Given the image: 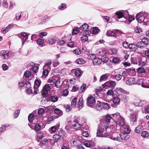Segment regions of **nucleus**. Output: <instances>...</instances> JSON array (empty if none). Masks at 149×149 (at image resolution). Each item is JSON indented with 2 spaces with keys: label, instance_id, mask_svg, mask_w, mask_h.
Wrapping results in <instances>:
<instances>
[{
  "label": "nucleus",
  "instance_id": "obj_36",
  "mask_svg": "<svg viewBox=\"0 0 149 149\" xmlns=\"http://www.w3.org/2000/svg\"><path fill=\"white\" fill-rule=\"evenodd\" d=\"M137 70L139 72L141 73H144L146 72L145 69L142 67H139Z\"/></svg>",
  "mask_w": 149,
  "mask_h": 149
},
{
  "label": "nucleus",
  "instance_id": "obj_4",
  "mask_svg": "<svg viewBox=\"0 0 149 149\" xmlns=\"http://www.w3.org/2000/svg\"><path fill=\"white\" fill-rule=\"evenodd\" d=\"M95 103V98L92 96H89L87 99V104L90 107H93Z\"/></svg>",
  "mask_w": 149,
  "mask_h": 149
},
{
  "label": "nucleus",
  "instance_id": "obj_43",
  "mask_svg": "<svg viewBox=\"0 0 149 149\" xmlns=\"http://www.w3.org/2000/svg\"><path fill=\"white\" fill-rule=\"evenodd\" d=\"M86 88V84H83L80 88V92H82Z\"/></svg>",
  "mask_w": 149,
  "mask_h": 149
},
{
  "label": "nucleus",
  "instance_id": "obj_13",
  "mask_svg": "<svg viewBox=\"0 0 149 149\" xmlns=\"http://www.w3.org/2000/svg\"><path fill=\"white\" fill-rule=\"evenodd\" d=\"M93 65H100L102 63L101 59L99 58H95L93 61Z\"/></svg>",
  "mask_w": 149,
  "mask_h": 149
},
{
  "label": "nucleus",
  "instance_id": "obj_35",
  "mask_svg": "<svg viewBox=\"0 0 149 149\" xmlns=\"http://www.w3.org/2000/svg\"><path fill=\"white\" fill-rule=\"evenodd\" d=\"M96 57V56L95 54H90L88 56V58L89 60H92L93 61V60L95 59Z\"/></svg>",
  "mask_w": 149,
  "mask_h": 149
},
{
  "label": "nucleus",
  "instance_id": "obj_18",
  "mask_svg": "<svg viewBox=\"0 0 149 149\" xmlns=\"http://www.w3.org/2000/svg\"><path fill=\"white\" fill-rule=\"evenodd\" d=\"M131 63L133 64H137L139 62L138 57L135 56H132L131 58Z\"/></svg>",
  "mask_w": 149,
  "mask_h": 149
},
{
  "label": "nucleus",
  "instance_id": "obj_52",
  "mask_svg": "<svg viewBox=\"0 0 149 149\" xmlns=\"http://www.w3.org/2000/svg\"><path fill=\"white\" fill-rule=\"evenodd\" d=\"M53 109H54L53 106H49L46 107L45 109L46 112H47L50 111Z\"/></svg>",
  "mask_w": 149,
  "mask_h": 149
},
{
  "label": "nucleus",
  "instance_id": "obj_7",
  "mask_svg": "<svg viewBox=\"0 0 149 149\" xmlns=\"http://www.w3.org/2000/svg\"><path fill=\"white\" fill-rule=\"evenodd\" d=\"M120 137L118 140V141L121 142L123 140H127L129 139L130 137L129 135L125 133L121 132L119 134Z\"/></svg>",
  "mask_w": 149,
  "mask_h": 149
},
{
  "label": "nucleus",
  "instance_id": "obj_60",
  "mask_svg": "<svg viewBox=\"0 0 149 149\" xmlns=\"http://www.w3.org/2000/svg\"><path fill=\"white\" fill-rule=\"evenodd\" d=\"M43 134L41 132H40L38 133L37 134V140L38 141V138L42 139L43 138Z\"/></svg>",
  "mask_w": 149,
  "mask_h": 149
},
{
  "label": "nucleus",
  "instance_id": "obj_46",
  "mask_svg": "<svg viewBox=\"0 0 149 149\" xmlns=\"http://www.w3.org/2000/svg\"><path fill=\"white\" fill-rule=\"evenodd\" d=\"M142 42L144 43L145 45H149V39L147 38H144L142 39Z\"/></svg>",
  "mask_w": 149,
  "mask_h": 149
},
{
  "label": "nucleus",
  "instance_id": "obj_54",
  "mask_svg": "<svg viewBox=\"0 0 149 149\" xmlns=\"http://www.w3.org/2000/svg\"><path fill=\"white\" fill-rule=\"evenodd\" d=\"M99 29L97 27H94L93 29V33L94 34H96L99 32Z\"/></svg>",
  "mask_w": 149,
  "mask_h": 149
},
{
  "label": "nucleus",
  "instance_id": "obj_24",
  "mask_svg": "<svg viewBox=\"0 0 149 149\" xmlns=\"http://www.w3.org/2000/svg\"><path fill=\"white\" fill-rule=\"evenodd\" d=\"M10 125L8 124L2 125L1 127H0V133L3 132L5 130L6 128L8 127Z\"/></svg>",
  "mask_w": 149,
  "mask_h": 149
},
{
  "label": "nucleus",
  "instance_id": "obj_34",
  "mask_svg": "<svg viewBox=\"0 0 149 149\" xmlns=\"http://www.w3.org/2000/svg\"><path fill=\"white\" fill-rule=\"evenodd\" d=\"M101 105V103L100 102H98L96 105V109L98 110H101L102 107Z\"/></svg>",
  "mask_w": 149,
  "mask_h": 149
},
{
  "label": "nucleus",
  "instance_id": "obj_40",
  "mask_svg": "<svg viewBox=\"0 0 149 149\" xmlns=\"http://www.w3.org/2000/svg\"><path fill=\"white\" fill-rule=\"evenodd\" d=\"M134 30L136 33H140L142 31V29L138 26H137L136 27L134 28Z\"/></svg>",
  "mask_w": 149,
  "mask_h": 149
},
{
  "label": "nucleus",
  "instance_id": "obj_42",
  "mask_svg": "<svg viewBox=\"0 0 149 149\" xmlns=\"http://www.w3.org/2000/svg\"><path fill=\"white\" fill-rule=\"evenodd\" d=\"M65 134V131L63 130H60L58 132V135L61 137L64 136Z\"/></svg>",
  "mask_w": 149,
  "mask_h": 149
},
{
  "label": "nucleus",
  "instance_id": "obj_63",
  "mask_svg": "<svg viewBox=\"0 0 149 149\" xmlns=\"http://www.w3.org/2000/svg\"><path fill=\"white\" fill-rule=\"evenodd\" d=\"M20 110L19 109L17 110L15 112L14 114V117L15 118H16L19 116Z\"/></svg>",
  "mask_w": 149,
  "mask_h": 149
},
{
  "label": "nucleus",
  "instance_id": "obj_64",
  "mask_svg": "<svg viewBox=\"0 0 149 149\" xmlns=\"http://www.w3.org/2000/svg\"><path fill=\"white\" fill-rule=\"evenodd\" d=\"M79 30L78 28H75L73 29L72 32V34H76L79 32Z\"/></svg>",
  "mask_w": 149,
  "mask_h": 149
},
{
  "label": "nucleus",
  "instance_id": "obj_21",
  "mask_svg": "<svg viewBox=\"0 0 149 149\" xmlns=\"http://www.w3.org/2000/svg\"><path fill=\"white\" fill-rule=\"evenodd\" d=\"M109 74H106L102 75L100 78V81L101 82L102 81H106L107 79L109 77Z\"/></svg>",
  "mask_w": 149,
  "mask_h": 149
},
{
  "label": "nucleus",
  "instance_id": "obj_8",
  "mask_svg": "<svg viewBox=\"0 0 149 149\" xmlns=\"http://www.w3.org/2000/svg\"><path fill=\"white\" fill-rule=\"evenodd\" d=\"M46 101L47 102L52 101L53 102H55L58 100V97L56 96H51V95H48L46 97Z\"/></svg>",
  "mask_w": 149,
  "mask_h": 149
},
{
  "label": "nucleus",
  "instance_id": "obj_30",
  "mask_svg": "<svg viewBox=\"0 0 149 149\" xmlns=\"http://www.w3.org/2000/svg\"><path fill=\"white\" fill-rule=\"evenodd\" d=\"M143 127L141 125H139L136 128L135 132L137 133H139L143 130Z\"/></svg>",
  "mask_w": 149,
  "mask_h": 149
},
{
  "label": "nucleus",
  "instance_id": "obj_39",
  "mask_svg": "<svg viewBox=\"0 0 149 149\" xmlns=\"http://www.w3.org/2000/svg\"><path fill=\"white\" fill-rule=\"evenodd\" d=\"M81 40L83 42L86 41L88 40V37L86 35L83 36L81 38Z\"/></svg>",
  "mask_w": 149,
  "mask_h": 149
},
{
  "label": "nucleus",
  "instance_id": "obj_25",
  "mask_svg": "<svg viewBox=\"0 0 149 149\" xmlns=\"http://www.w3.org/2000/svg\"><path fill=\"white\" fill-rule=\"evenodd\" d=\"M53 139L55 142H58L60 141L61 137L58 134H55L53 136Z\"/></svg>",
  "mask_w": 149,
  "mask_h": 149
},
{
  "label": "nucleus",
  "instance_id": "obj_20",
  "mask_svg": "<svg viewBox=\"0 0 149 149\" xmlns=\"http://www.w3.org/2000/svg\"><path fill=\"white\" fill-rule=\"evenodd\" d=\"M106 35L108 36H113L114 37H117L116 34L113 31L110 30L107 31Z\"/></svg>",
  "mask_w": 149,
  "mask_h": 149
},
{
  "label": "nucleus",
  "instance_id": "obj_55",
  "mask_svg": "<svg viewBox=\"0 0 149 149\" xmlns=\"http://www.w3.org/2000/svg\"><path fill=\"white\" fill-rule=\"evenodd\" d=\"M66 8V5L65 3L61 4L58 7V8L61 10L64 9Z\"/></svg>",
  "mask_w": 149,
  "mask_h": 149
},
{
  "label": "nucleus",
  "instance_id": "obj_41",
  "mask_svg": "<svg viewBox=\"0 0 149 149\" xmlns=\"http://www.w3.org/2000/svg\"><path fill=\"white\" fill-rule=\"evenodd\" d=\"M20 35L26 38L24 41V42H23V43H24L25 41L28 39V36L26 33L24 32L21 33H20Z\"/></svg>",
  "mask_w": 149,
  "mask_h": 149
},
{
  "label": "nucleus",
  "instance_id": "obj_61",
  "mask_svg": "<svg viewBox=\"0 0 149 149\" xmlns=\"http://www.w3.org/2000/svg\"><path fill=\"white\" fill-rule=\"evenodd\" d=\"M31 75V73L29 71H26L24 74V75L25 77H26L27 78L29 77H30Z\"/></svg>",
  "mask_w": 149,
  "mask_h": 149
},
{
  "label": "nucleus",
  "instance_id": "obj_48",
  "mask_svg": "<svg viewBox=\"0 0 149 149\" xmlns=\"http://www.w3.org/2000/svg\"><path fill=\"white\" fill-rule=\"evenodd\" d=\"M47 140L44 139L40 143V145L42 146L43 145H47Z\"/></svg>",
  "mask_w": 149,
  "mask_h": 149
},
{
  "label": "nucleus",
  "instance_id": "obj_38",
  "mask_svg": "<svg viewBox=\"0 0 149 149\" xmlns=\"http://www.w3.org/2000/svg\"><path fill=\"white\" fill-rule=\"evenodd\" d=\"M59 126V125H57L56 126H54L51 127L52 131L53 133H55L56 131L57 127H58Z\"/></svg>",
  "mask_w": 149,
  "mask_h": 149
},
{
  "label": "nucleus",
  "instance_id": "obj_50",
  "mask_svg": "<svg viewBox=\"0 0 149 149\" xmlns=\"http://www.w3.org/2000/svg\"><path fill=\"white\" fill-rule=\"evenodd\" d=\"M73 53L76 55H79L81 54V50L79 49H77L73 51Z\"/></svg>",
  "mask_w": 149,
  "mask_h": 149
},
{
  "label": "nucleus",
  "instance_id": "obj_31",
  "mask_svg": "<svg viewBox=\"0 0 149 149\" xmlns=\"http://www.w3.org/2000/svg\"><path fill=\"white\" fill-rule=\"evenodd\" d=\"M102 106L103 109H108L110 108L109 104L107 102L102 103Z\"/></svg>",
  "mask_w": 149,
  "mask_h": 149
},
{
  "label": "nucleus",
  "instance_id": "obj_10",
  "mask_svg": "<svg viewBox=\"0 0 149 149\" xmlns=\"http://www.w3.org/2000/svg\"><path fill=\"white\" fill-rule=\"evenodd\" d=\"M88 25L87 24H85L82 25L80 27V29L81 30L84 31L86 35H89V32H88L87 29H88Z\"/></svg>",
  "mask_w": 149,
  "mask_h": 149
},
{
  "label": "nucleus",
  "instance_id": "obj_28",
  "mask_svg": "<svg viewBox=\"0 0 149 149\" xmlns=\"http://www.w3.org/2000/svg\"><path fill=\"white\" fill-rule=\"evenodd\" d=\"M85 62V60L82 58H78L76 60V63L79 64H84Z\"/></svg>",
  "mask_w": 149,
  "mask_h": 149
},
{
  "label": "nucleus",
  "instance_id": "obj_14",
  "mask_svg": "<svg viewBox=\"0 0 149 149\" xmlns=\"http://www.w3.org/2000/svg\"><path fill=\"white\" fill-rule=\"evenodd\" d=\"M129 48L131 51L135 52L137 49V47L136 45L134 43H131L129 44Z\"/></svg>",
  "mask_w": 149,
  "mask_h": 149
},
{
  "label": "nucleus",
  "instance_id": "obj_57",
  "mask_svg": "<svg viewBox=\"0 0 149 149\" xmlns=\"http://www.w3.org/2000/svg\"><path fill=\"white\" fill-rule=\"evenodd\" d=\"M110 18L108 17L107 16H104L103 17V19L104 21L106 22H111V20H110Z\"/></svg>",
  "mask_w": 149,
  "mask_h": 149
},
{
  "label": "nucleus",
  "instance_id": "obj_11",
  "mask_svg": "<svg viewBox=\"0 0 149 149\" xmlns=\"http://www.w3.org/2000/svg\"><path fill=\"white\" fill-rule=\"evenodd\" d=\"M13 26V24H10L6 28H3L1 30V32L3 33H6L8 32Z\"/></svg>",
  "mask_w": 149,
  "mask_h": 149
},
{
  "label": "nucleus",
  "instance_id": "obj_47",
  "mask_svg": "<svg viewBox=\"0 0 149 149\" xmlns=\"http://www.w3.org/2000/svg\"><path fill=\"white\" fill-rule=\"evenodd\" d=\"M75 75L78 77H80L81 76V73L80 70H76L75 72Z\"/></svg>",
  "mask_w": 149,
  "mask_h": 149
},
{
  "label": "nucleus",
  "instance_id": "obj_49",
  "mask_svg": "<svg viewBox=\"0 0 149 149\" xmlns=\"http://www.w3.org/2000/svg\"><path fill=\"white\" fill-rule=\"evenodd\" d=\"M36 42L38 44L41 45L44 43V40L41 38H39L37 39Z\"/></svg>",
  "mask_w": 149,
  "mask_h": 149
},
{
  "label": "nucleus",
  "instance_id": "obj_29",
  "mask_svg": "<svg viewBox=\"0 0 149 149\" xmlns=\"http://www.w3.org/2000/svg\"><path fill=\"white\" fill-rule=\"evenodd\" d=\"M117 135L118 134H117L114 133L110 138L111 139L113 140H116L118 141V139H119V137L117 136Z\"/></svg>",
  "mask_w": 149,
  "mask_h": 149
},
{
  "label": "nucleus",
  "instance_id": "obj_59",
  "mask_svg": "<svg viewBox=\"0 0 149 149\" xmlns=\"http://www.w3.org/2000/svg\"><path fill=\"white\" fill-rule=\"evenodd\" d=\"M35 128L36 130H39L41 129V126L39 124L36 123L35 125Z\"/></svg>",
  "mask_w": 149,
  "mask_h": 149
},
{
  "label": "nucleus",
  "instance_id": "obj_1",
  "mask_svg": "<svg viewBox=\"0 0 149 149\" xmlns=\"http://www.w3.org/2000/svg\"><path fill=\"white\" fill-rule=\"evenodd\" d=\"M114 120L116 122L117 124L123 127L125 125L124 119L118 113H116L112 115Z\"/></svg>",
  "mask_w": 149,
  "mask_h": 149
},
{
  "label": "nucleus",
  "instance_id": "obj_53",
  "mask_svg": "<svg viewBox=\"0 0 149 149\" xmlns=\"http://www.w3.org/2000/svg\"><path fill=\"white\" fill-rule=\"evenodd\" d=\"M46 112L45 109L43 108H40L38 109V113L39 114H42Z\"/></svg>",
  "mask_w": 149,
  "mask_h": 149
},
{
  "label": "nucleus",
  "instance_id": "obj_27",
  "mask_svg": "<svg viewBox=\"0 0 149 149\" xmlns=\"http://www.w3.org/2000/svg\"><path fill=\"white\" fill-rule=\"evenodd\" d=\"M136 45L137 47V48L138 47L140 48H142L144 47L145 45L144 43L142 42V40L141 42H139L137 43L136 44Z\"/></svg>",
  "mask_w": 149,
  "mask_h": 149
},
{
  "label": "nucleus",
  "instance_id": "obj_44",
  "mask_svg": "<svg viewBox=\"0 0 149 149\" xmlns=\"http://www.w3.org/2000/svg\"><path fill=\"white\" fill-rule=\"evenodd\" d=\"M101 60L102 62L106 63L108 61V58L106 56H104L102 57Z\"/></svg>",
  "mask_w": 149,
  "mask_h": 149
},
{
  "label": "nucleus",
  "instance_id": "obj_32",
  "mask_svg": "<svg viewBox=\"0 0 149 149\" xmlns=\"http://www.w3.org/2000/svg\"><path fill=\"white\" fill-rule=\"evenodd\" d=\"M77 103V98L75 97L73 98L72 100L71 103V106L72 107H74L76 105Z\"/></svg>",
  "mask_w": 149,
  "mask_h": 149
},
{
  "label": "nucleus",
  "instance_id": "obj_22",
  "mask_svg": "<svg viewBox=\"0 0 149 149\" xmlns=\"http://www.w3.org/2000/svg\"><path fill=\"white\" fill-rule=\"evenodd\" d=\"M72 127L74 129L79 130L82 128V125L78 123H76L73 125Z\"/></svg>",
  "mask_w": 149,
  "mask_h": 149
},
{
  "label": "nucleus",
  "instance_id": "obj_58",
  "mask_svg": "<svg viewBox=\"0 0 149 149\" xmlns=\"http://www.w3.org/2000/svg\"><path fill=\"white\" fill-rule=\"evenodd\" d=\"M28 118L30 122H32L34 119V115L32 114H31L29 116Z\"/></svg>",
  "mask_w": 149,
  "mask_h": 149
},
{
  "label": "nucleus",
  "instance_id": "obj_56",
  "mask_svg": "<svg viewBox=\"0 0 149 149\" xmlns=\"http://www.w3.org/2000/svg\"><path fill=\"white\" fill-rule=\"evenodd\" d=\"M111 117L109 115L106 116V122L107 123H110Z\"/></svg>",
  "mask_w": 149,
  "mask_h": 149
},
{
  "label": "nucleus",
  "instance_id": "obj_23",
  "mask_svg": "<svg viewBox=\"0 0 149 149\" xmlns=\"http://www.w3.org/2000/svg\"><path fill=\"white\" fill-rule=\"evenodd\" d=\"M83 104V101L82 97L80 98L78 103V107L79 109H81L82 107Z\"/></svg>",
  "mask_w": 149,
  "mask_h": 149
},
{
  "label": "nucleus",
  "instance_id": "obj_6",
  "mask_svg": "<svg viewBox=\"0 0 149 149\" xmlns=\"http://www.w3.org/2000/svg\"><path fill=\"white\" fill-rule=\"evenodd\" d=\"M0 56L3 57V59L7 60L10 56L9 52L6 50H2L0 52Z\"/></svg>",
  "mask_w": 149,
  "mask_h": 149
},
{
  "label": "nucleus",
  "instance_id": "obj_51",
  "mask_svg": "<svg viewBox=\"0 0 149 149\" xmlns=\"http://www.w3.org/2000/svg\"><path fill=\"white\" fill-rule=\"evenodd\" d=\"M116 15L118 16V18H120L123 16V14L122 13L120 12H116Z\"/></svg>",
  "mask_w": 149,
  "mask_h": 149
},
{
  "label": "nucleus",
  "instance_id": "obj_12",
  "mask_svg": "<svg viewBox=\"0 0 149 149\" xmlns=\"http://www.w3.org/2000/svg\"><path fill=\"white\" fill-rule=\"evenodd\" d=\"M116 83L113 81H111L106 82L105 84V87L106 88H108L109 86L111 87H114L116 85Z\"/></svg>",
  "mask_w": 149,
  "mask_h": 149
},
{
  "label": "nucleus",
  "instance_id": "obj_2",
  "mask_svg": "<svg viewBox=\"0 0 149 149\" xmlns=\"http://www.w3.org/2000/svg\"><path fill=\"white\" fill-rule=\"evenodd\" d=\"M104 128L99 127L97 130V136L100 137H105L103 133L104 132L106 131L107 133H109L110 131V129L107 126H104Z\"/></svg>",
  "mask_w": 149,
  "mask_h": 149
},
{
  "label": "nucleus",
  "instance_id": "obj_37",
  "mask_svg": "<svg viewBox=\"0 0 149 149\" xmlns=\"http://www.w3.org/2000/svg\"><path fill=\"white\" fill-rule=\"evenodd\" d=\"M120 100L119 98L117 97H115L113 98V102L115 104H118L119 103Z\"/></svg>",
  "mask_w": 149,
  "mask_h": 149
},
{
  "label": "nucleus",
  "instance_id": "obj_62",
  "mask_svg": "<svg viewBox=\"0 0 149 149\" xmlns=\"http://www.w3.org/2000/svg\"><path fill=\"white\" fill-rule=\"evenodd\" d=\"M38 67L37 66H34L32 68L33 71L34 73H36L38 71Z\"/></svg>",
  "mask_w": 149,
  "mask_h": 149
},
{
  "label": "nucleus",
  "instance_id": "obj_19",
  "mask_svg": "<svg viewBox=\"0 0 149 149\" xmlns=\"http://www.w3.org/2000/svg\"><path fill=\"white\" fill-rule=\"evenodd\" d=\"M59 76L57 75L53 77L52 79L50 80V83L51 85H53L54 84H55L56 82V81L59 79Z\"/></svg>",
  "mask_w": 149,
  "mask_h": 149
},
{
  "label": "nucleus",
  "instance_id": "obj_5",
  "mask_svg": "<svg viewBox=\"0 0 149 149\" xmlns=\"http://www.w3.org/2000/svg\"><path fill=\"white\" fill-rule=\"evenodd\" d=\"M52 86V85L49 84L45 85L41 91L42 95H43L47 94L48 91H49L51 88Z\"/></svg>",
  "mask_w": 149,
  "mask_h": 149
},
{
  "label": "nucleus",
  "instance_id": "obj_3",
  "mask_svg": "<svg viewBox=\"0 0 149 149\" xmlns=\"http://www.w3.org/2000/svg\"><path fill=\"white\" fill-rule=\"evenodd\" d=\"M116 92L120 98L123 100L127 99V97L126 95L125 92L123 89L119 88L116 90Z\"/></svg>",
  "mask_w": 149,
  "mask_h": 149
},
{
  "label": "nucleus",
  "instance_id": "obj_15",
  "mask_svg": "<svg viewBox=\"0 0 149 149\" xmlns=\"http://www.w3.org/2000/svg\"><path fill=\"white\" fill-rule=\"evenodd\" d=\"M138 114L136 113H132L130 115V119L132 122L136 121V120Z\"/></svg>",
  "mask_w": 149,
  "mask_h": 149
},
{
  "label": "nucleus",
  "instance_id": "obj_45",
  "mask_svg": "<svg viewBox=\"0 0 149 149\" xmlns=\"http://www.w3.org/2000/svg\"><path fill=\"white\" fill-rule=\"evenodd\" d=\"M148 132L146 131H144L141 133V135L143 138L147 137L148 136Z\"/></svg>",
  "mask_w": 149,
  "mask_h": 149
},
{
  "label": "nucleus",
  "instance_id": "obj_26",
  "mask_svg": "<svg viewBox=\"0 0 149 149\" xmlns=\"http://www.w3.org/2000/svg\"><path fill=\"white\" fill-rule=\"evenodd\" d=\"M59 79L56 81L55 85L56 87L58 88H60L62 86V83L61 82V81L60 80V78L59 76Z\"/></svg>",
  "mask_w": 149,
  "mask_h": 149
},
{
  "label": "nucleus",
  "instance_id": "obj_16",
  "mask_svg": "<svg viewBox=\"0 0 149 149\" xmlns=\"http://www.w3.org/2000/svg\"><path fill=\"white\" fill-rule=\"evenodd\" d=\"M126 83L127 84L130 85L134 84H136L135 79L133 77L130 78L126 81Z\"/></svg>",
  "mask_w": 149,
  "mask_h": 149
},
{
  "label": "nucleus",
  "instance_id": "obj_9",
  "mask_svg": "<svg viewBox=\"0 0 149 149\" xmlns=\"http://www.w3.org/2000/svg\"><path fill=\"white\" fill-rule=\"evenodd\" d=\"M142 15L143 14L141 13H139L136 15V18L138 22L141 23L144 21V17Z\"/></svg>",
  "mask_w": 149,
  "mask_h": 149
},
{
  "label": "nucleus",
  "instance_id": "obj_33",
  "mask_svg": "<svg viewBox=\"0 0 149 149\" xmlns=\"http://www.w3.org/2000/svg\"><path fill=\"white\" fill-rule=\"evenodd\" d=\"M54 113L57 114H59L60 116L62 115V111L58 108H56L54 110Z\"/></svg>",
  "mask_w": 149,
  "mask_h": 149
},
{
  "label": "nucleus",
  "instance_id": "obj_17",
  "mask_svg": "<svg viewBox=\"0 0 149 149\" xmlns=\"http://www.w3.org/2000/svg\"><path fill=\"white\" fill-rule=\"evenodd\" d=\"M125 134H127L130 133V129L129 126L127 125H125L121 129Z\"/></svg>",
  "mask_w": 149,
  "mask_h": 149
}]
</instances>
